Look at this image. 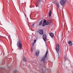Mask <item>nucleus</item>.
<instances>
[{"instance_id": "nucleus-3", "label": "nucleus", "mask_w": 73, "mask_h": 73, "mask_svg": "<svg viewBox=\"0 0 73 73\" xmlns=\"http://www.w3.org/2000/svg\"><path fill=\"white\" fill-rule=\"evenodd\" d=\"M56 50L58 54L60 53V52H61V50L60 48V45H59L58 43L56 44Z\"/></svg>"}, {"instance_id": "nucleus-1", "label": "nucleus", "mask_w": 73, "mask_h": 73, "mask_svg": "<svg viewBox=\"0 0 73 73\" xmlns=\"http://www.w3.org/2000/svg\"><path fill=\"white\" fill-rule=\"evenodd\" d=\"M52 22V20H49L48 21V22H46V21L45 20H44L43 21V22L42 24V26L44 27L45 25H48V24H50V23Z\"/></svg>"}, {"instance_id": "nucleus-14", "label": "nucleus", "mask_w": 73, "mask_h": 73, "mask_svg": "<svg viewBox=\"0 0 73 73\" xmlns=\"http://www.w3.org/2000/svg\"><path fill=\"white\" fill-rule=\"evenodd\" d=\"M43 39L45 41H46V37H43Z\"/></svg>"}, {"instance_id": "nucleus-10", "label": "nucleus", "mask_w": 73, "mask_h": 73, "mask_svg": "<svg viewBox=\"0 0 73 73\" xmlns=\"http://www.w3.org/2000/svg\"><path fill=\"white\" fill-rule=\"evenodd\" d=\"M39 52H40V51H39V50H36V56H38L39 54Z\"/></svg>"}, {"instance_id": "nucleus-6", "label": "nucleus", "mask_w": 73, "mask_h": 73, "mask_svg": "<svg viewBox=\"0 0 73 73\" xmlns=\"http://www.w3.org/2000/svg\"><path fill=\"white\" fill-rule=\"evenodd\" d=\"M48 51L47 50L46 51L45 55H44L42 57L41 60V61H45L46 58L47 57V54H48Z\"/></svg>"}, {"instance_id": "nucleus-21", "label": "nucleus", "mask_w": 73, "mask_h": 73, "mask_svg": "<svg viewBox=\"0 0 73 73\" xmlns=\"http://www.w3.org/2000/svg\"><path fill=\"white\" fill-rule=\"evenodd\" d=\"M64 59H65V60H66V58H64Z\"/></svg>"}, {"instance_id": "nucleus-9", "label": "nucleus", "mask_w": 73, "mask_h": 73, "mask_svg": "<svg viewBox=\"0 0 73 73\" xmlns=\"http://www.w3.org/2000/svg\"><path fill=\"white\" fill-rule=\"evenodd\" d=\"M68 44L70 46H72L73 45V43H72V41L70 40L68 41Z\"/></svg>"}, {"instance_id": "nucleus-24", "label": "nucleus", "mask_w": 73, "mask_h": 73, "mask_svg": "<svg viewBox=\"0 0 73 73\" xmlns=\"http://www.w3.org/2000/svg\"><path fill=\"white\" fill-rule=\"evenodd\" d=\"M52 38H53V37H52Z\"/></svg>"}, {"instance_id": "nucleus-13", "label": "nucleus", "mask_w": 73, "mask_h": 73, "mask_svg": "<svg viewBox=\"0 0 73 73\" xmlns=\"http://www.w3.org/2000/svg\"><path fill=\"white\" fill-rule=\"evenodd\" d=\"M56 5L58 7V8H59L60 7V5L58 3H56Z\"/></svg>"}, {"instance_id": "nucleus-11", "label": "nucleus", "mask_w": 73, "mask_h": 73, "mask_svg": "<svg viewBox=\"0 0 73 73\" xmlns=\"http://www.w3.org/2000/svg\"><path fill=\"white\" fill-rule=\"evenodd\" d=\"M48 14L49 17H50V16H51V15H52V11L51 10L49 12Z\"/></svg>"}, {"instance_id": "nucleus-22", "label": "nucleus", "mask_w": 73, "mask_h": 73, "mask_svg": "<svg viewBox=\"0 0 73 73\" xmlns=\"http://www.w3.org/2000/svg\"><path fill=\"white\" fill-rule=\"evenodd\" d=\"M37 0V1H40V0Z\"/></svg>"}, {"instance_id": "nucleus-23", "label": "nucleus", "mask_w": 73, "mask_h": 73, "mask_svg": "<svg viewBox=\"0 0 73 73\" xmlns=\"http://www.w3.org/2000/svg\"><path fill=\"white\" fill-rule=\"evenodd\" d=\"M25 16H26V15H25Z\"/></svg>"}, {"instance_id": "nucleus-20", "label": "nucleus", "mask_w": 73, "mask_h": 73, "mask_svg": "<svg viewBox=\"0 0 73 73\" xmlns=\"http://www.w3.org/2000/svg\"><path fill=\"white\" fill-rule=\"evenodd\" d=\"M34 44H35V43H32V46H33V45H34Z\"/></svg>"}, {"instance_id": "nucleus-12", "label": "nucleus", "mask_w": 73, "mask_h": 73, "mask_svg": "<svg viewBox=\"0 0 73 73\" xmlns=\"http://www.w3.org/2000/svg\"><path fill=\"white\" fill-rule=\"evenodd\" d=\"M43 21L42 20L41 21H40L39 24L38 25L39 26H40V25H41V24H42V22Z\"/></svg>"}, {"instance_id": "nucleus-18", "label": "nucleus", "mask_w": 73, "mask_h": 73, "mask_svg": "<svg viewBox=\"0 0 73 73\" xmlns=\"http://www.w3.org/2000/svg\"><path fill=\"white\" fill-rule=\"evenodd\" d=\"M32 51H33V48H31V52H32Z\"/></svg>"}, {"instance_id": "nucleus-15", "label": "nucleus", "mask_w": 73, "mask_h": 73, "mask_svg": "<svg viewBox=\"0 0 73 73\" xmlns=\"http://www.w3.org/2000/svg\"><path fill=\"white\" fill-rule=\"evenodd\" d=\"M43 37H46V35L45 34H44Z\"/></svg>"}, {"instance_id": "nucleus-2", "label": "nucleus", "mask_w": 73, "mask_h": 73, "mask_svg": "<svg viewBox=\"0 0 73 73\" xmlns=\"http://www.w3.org/2000/svg\"><path fill=\"white\" fill-rule=\"evenodd\" d=\"M17 45L18 46V48L19 49H21L22 48V44L21 42V41H20V39L19 38L17 41Z\"/></svg>"}, {"instance_id": "nucleus-17", "label": "nucleus", "mask_w": 73, "mask_h": 73, "mask_svg": "<svg viewBox=\"0 0 73 73\" xmlns=\"http://www.w3.org/2000/svg\"><path fill=\"white\" fill-rule=\"evenodd\" d=\"M23 60H24V61H25V62L27 61V60H26V59H25V58H24L23 59Z\"/></svg>"}, {"instance_id": "nucleus-4", "label": "nucleus", "mask_w": 73, "mask_h": 73, "mask_svg": "<svg viewBox=\"0 0 73 73\" xmlns=\"http://www.w3.org/2000/svg\"><path fill=\"white\" fill-rule=\"evenodd\" d=\"M66 0H61L60 1V4L63 7H65V4L66 3Z\"/></svg>"}, {"instance_id": "nucleus-5", "label": "nucleus", "mask_w": 73, "mask_h": 73, "mask_svg": "<svg viewBox=\"0 0 73 73\" xmlns=\"http://www.w3.org/2000/svg\"><path fill=\"white\" fill-rule=\"evenodd\" d=\"M66 0H61L60 1V4L63 7H65V4L66 3Z\"/></svg>"}, {"instance_id": "nucleus-7", "label": "nucleus", "mask_w": 73, "mask_h": 73, "mask_svg": "<svg viewBox=\"0 0 73 73\" xmlns=\"http://www.w3.org/2000/svg\"><path fill=\"white\" fill-rule=\"evenodd\" d=\"M38 32L40 35H43V34H44V32H43V31L42 30H39Z\"/></svg>"}, {"instance_id": "nucleus-16", "label": "nucleus", "mask_w": 73, "mask_h": 73, "mask_svg": "<svg viewBox=\"0 0 73 73\" xmlns=\"http://www.w3.org/2000/svg\"><path fill=\"white\" fill-rule=\"evenodd\" d=\"M34 25H35V24H32V27H34Z\"/></svg>"}, {"instance_id": "nucleus-19", "label": "nucleus", "mask_w": 73, "mask_h": 73, "mask_svg": "<svg viewBox=\"0 0 73 73\" xmlns=\"http://www.w3.org/2000/svg\"><path fill=\"white\" fill-rule=\"evenodd\" d=\"M36 40H34V43H35H35H36Z\"/></svg>"}, {"instance_id": "nucleus-8", "label": "nucleus", "mask_w": 73, "mask_h": 73, "mask_svg": "<svg viewBox=\"0 0 73 73\" xmlns=\"http://www.w3.org/2000/svg\"><path fill=\"white\" fill-rule=\"evenodd\" d=\"M49 35L50 37H54V35L52 33H49Z\"/></svg>"}]
</instances>
